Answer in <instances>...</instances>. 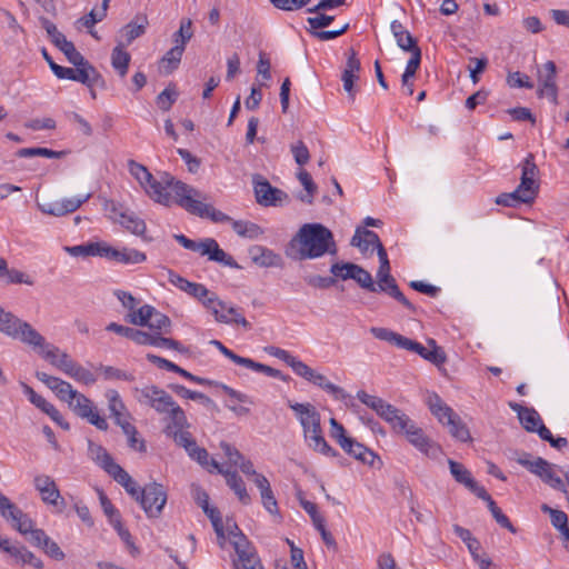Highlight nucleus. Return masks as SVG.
Returning a JSON list of instances; mask_svg holds the SVG:
<instances>
[{"instance_id": "54", "label": "nucleus", "mask_w": 569, "mask_h": 569, "mask_svg": "<svg viewBox=\"0 0 569 569\" xmlns=\"http://www.w3.org/2000/svg\"><path fill=\"white\" fill-rule=\"evenodd\" d=\"M66 154V151H54L43 147L36 148H22L16 152L19 158H31V157H46L60 159Z\"/></svg>"}, {"instance_id": "50", "label": "nucleus", "mask_w": 569, "mask_h": 569, "mask_svg": "<svg viewBox=\"0 0 569 569\" xmlns=\"http://www.w3.org/2000/svg\"><path fill=\"white\" fill-rule=\"evenodd\" d=\"M233 231L242 238L257 239L263 234V229L251 221L234 220L232 221Z\"/></svg>"}, {"instance_id": "7", "label": "nucleus", "mask_w": 569, "mask_h": 569, "mask_svg": "<svg viewBox=\"0 0 569 569\" xmlns=\"http://www.w3.org/2000/svg\"><path fill=\"white\" fill-rule=\"evenodd\" d=\"M228 527L230 541L238 556L233 563L234 569H262L257 553L238 526L236 523H232V526L228 523Z\"/></svg>"}, {"instance_id": "52", "label": "nucleus", "mask_w": 569, "mask_h": 569, "mask_svg": "<svg viewBox=\"0 0 569 569\" xmlns=\"http://www.w3.org/2000/svg\"><path fill=\"white\" fill-rule=\"evenodd\" d=\"M188 455L209 471L217 470L219 473L223 472V469L220 467V465L214 459L209 458V453L204 448L198 447L196 445L188 451Z\"/></svg>"}, {"instance_id": "5", "label": "nucleus", "mask_w": 569, "mask_h": 569, "mask_svg": "<svg viewBox=\"0 0 569 569\" xmlns=\"http://www.w3.org/2000/svg\"><path fill=\"white\" fill-rule=\"evenodd\" d=\"M392 429L398 433H403L412 446L428 457L437 458L441 452L440 447L427 437L406 413L399 418V423H395Z\"/></svg>"}, {"instance_id": "60", "label": "nucleus", "mask_w": 569, "mask_h": 569, "mask_svg": "<svg viewBox=\"0 0 569 569\" xmlns=\"http://www.w3.org/2000/svg\"><path fill=\"white\" fill-rule=\"evenodd\" d=\"M448 465L450 468V472L457 482L465 485L466 487L470 486V483L475 480L471 477V473L468 469L463 467V465L449 459Z\"/></svg>"}, {"instance_id": "55", "label": "nucleus", "mask_w": 569, "mask_h": 569, "mask_svg": "<svg viewBox=\"0 0 569 569\" xmlns=\"http://www.w3.org/2000/svg\"><path fill=\"white\" fill-rule=\"evenodd\" d=\"M174 47L171 48L161 60L162 63H168V67H164L167 73H170L178 68L186 49L183 48V44H179L178 38L174 39Z\"/></svg>"}, {"instance_id": "16", "label": "nucleus", "mask_w": 569, "mask_h": 569, "mask_svg": "<svg viewBox=\"0 0 569 569\" xmlns=\"http://www.w3.org/2000/svg\"><path fill=\"white\" fill-rule=\"evenodd\" d=\"M253 189L257 202L263 207L281 206L288 199L284 191L271 186L267 179L259 174L253 177Z\"/></svg>"}, {"instance_id": "20", "label": "nucleus", "mask_w": 569, "mask_h": 569, "mask_svg": "<svg viewBox=\"0 0 569 569\" xmlns=\"http://www.w3.org/2000/svg\"><path fill=\"white\" fill-rule=\"evenodd\" d=\"M90 198L91 193L88 192L79 197L40 203L39 209L46 214L62 217L77 211Z\"/></svg>"}, {"instance_id": "48", "label": "nucleus", "mask_w": 569, "mask_h": 569, "mask_svg": "<svg viewBox=\"0 0 569 569\" xmlns=\"http://www.w3.org/2000/svg\"><path fill=\"white\" fill-rule=\"evenodd\" d=\"M169 389L172 390L176 395H178L181 398L198 400L207 408H209L211 410H218L214 401L202 392L189 390L184 386L178 385V383L169 385Z\"/></svg>"}, {"instance_id": "35", "label": "nucleus", "mask_w": 569, "mask_h": 569, "mask_svg": "<svg viewBox=\"0 0 569 569\" xmlns=\"http://www.w3.org/2000/svg\"><path fill=\"white\" fill-rule=\"evenodd\" d=\"M18 337L23 343L30 345L34 348H41L42 355L47 350L46 339L34 329L32 326L23 320H21L18 327Z\"/></svg>"}, {"instance_id": "53", "label": "nucleus", "mask_w": 569, "mask_h": 569, "mask_svg": "<svg viewBox=\"0 0 569 569\" xmlns=\"http://www.w3.org/2000/svg\"><path fill=\"white\" fill-rule=\"evenodd\" d=\"M428 406L432 415L437 417L440 423H445L446 416L449 415L452 417V408L447 406L437 393H431L428 397Z\"/></svg>"}, {"instance_id": "26", "label": "nucleus", "mask_w": 569, "mask_h": 569, "mask_svg": "<svg viewBox=\"0 0 569 569\" xmlns=\"http://www.w3.org/2000/svg\"><path fill=\"white\" fill-rule=\"evenodd\" d=\"M340 447L355 459L361 461L365 465L373 466L375 461L378 460L380 462V458L369 448L358 442L356 439L349 437L343 438Z\"/></svg>"}, {"instance_id": "23", "label": "nucleus", "mask_w": 569, "mask_h": 569, "mask_svg": "<svg viewBox=\"0 0 569 569\" xmlns=\"http://www.w3.org/2000/svg\"><path fill=\"white\" fill-rule=\"evenodd\" d=\"M557 67L551 60L547 61L538 72L539 97H547L552 102L557 101L558 88L556 84Z\"/></svg>"}, {"instance_id": "62", "label": "nucleus", "mask_w": 569, "mask_h": 569, "mask_svg": "<svg viewBox=\"0 0 569 569\" xmlns=\"http://www.w3.org/2000/svg\"><path fill=\"white\" fill-rule=\"evenodd\" d=\"M266 351L270 355V356H273L280 360H282L283 362H286L293 371L295 373L297 372L298 370V366L301 365V360L297 359L296 357H293L290 352H288L287 350H283L281 348H278V347H267L266 348Z\"/></svg>"}, {"instance_id": "41", "label": "nucleus", "mask_w": 569, "mask_h": 569, "mask_svg": "<svg viewBox=\"0 0 569 569\" xmlns=\"http://www.w3.org/2000/svg\"><path fill=\"white\" fill-rule=\"evenodd\" d=\"M390 29L397 41L398 47L403 51H410L419 48L417 44V40L399 21L393 20L391 22Z\"/></svg>"}, {"instance_id": "13", "label": "nucleus", "mask_w": 569, "mask_h": 569, "mask_svg": "<svg viewBox=\"0 0 569 569\" xmlns=\"http://www.w3.org/2000/svg\"><path fill=\"white\" fill-rule=\"evenodd\" d=\"M390 263L380 264L377 271V283L376 287L379 289L378 292H385L411 312H416V307L405 297L399 289L396 279L390 273Z\"/></svg>"}, {"instance_id": "38", "label": "nucleus", "mask_w": 569, "mask_h": 569, "mask_svg": "<svg viewBox=\"0 0 569 569\" xmlns=\"http://www.w3.org/2000/svg\"><path fill=\"white\" fill-rule=\"evenodd\" d=\"M148 24V18L144 14L137 16L132 21L127 23L120 30V34L124 39V46L130 44L133 40L144 34Z\"/></svg>"}, {"instance_id": "46", "label": "nucleus", "mask_w": 569, "mask_h": 569, "mask_svg": "<svg viewBox=\"0 0 569 569\" xmlns=\"http://www.w3.org/2000/svg\"><path fill=\"white\" fill-rule=\"evenodd\" d=\"M110 477L113 478L119 485H121L126 491L139 502V496L141 490L137 482L131 478V476L119 466L114 471H110Z\"/></svg>"}, {"instance_id": "18", "label": "nucleus", "mask_w": 569, "mask_h": 569, "mask_svg": "<svg viewBox=\"0 0 569 569\" xmlns=\"http://www.w3.org/2000/svg\"><path fill=\"white\" fill-rule=\"evenodd\" d=\"M0 516L21 535H26V531L31 528V518L7 496L0 500Z\"/></svg>"}, {"instance_id": "19", "label": "nucleus", "mask_w": 569, "mask_h": 569, "mask_svg": "<svg viewBox=\"0 0 569 569\" xmlns=\"http://www.w3.org/2000/svg\"><path fill=\"white\" fill-rule=\"evenodd\" d=\"M42 27L47 31L52 43L64 53L70 63H81L83 56L76 49L71 41L67 40L64 34L58 30L54 23L48 19H42Z\"/></svg>"}, {"instance_id": "43", "label": "nucleus", "mask_w": 569, "mask_h": 569, "mask_svg": "<svg viewBox=\"0 0 569 569\" xmlns=\"http://www.w3.org/2000/svg\"><path fill=\"white\" fill-rule=\"evenodd\" d=\"M443 425L449 428L450 435L459 441L467 442L471 440L468 427L453 410L452 417L446 416Z\"/></svg>"}, {"instance_id": "64", "label": "nucleus", "mask_w": 569, "mask_h": 569, "mask_svg": "<svg viewBox=\"0 0 569 569\" xmlns=\"http://www.w3.org/2000/svg\"><path fill=\"white\" fill-rule=\"evenodd\" d=\"M67 375L84 385H92L97 380L96 376L90 370L83 368L77 362L72 366V369H70Z\"/></svg>"}, {"instance_id": "32", "label": "nucleus", "mask_w": 569, "mask_h": 569, "mask_svg": "<svg viewBox=\"0 0 569 569\" xmlns=\"http://www.w3.org/2000/svg\"><path fill=\"white\" fill-rule=\"evenodd\" d=\"M168 272L169 281L180 290L187 292L196 299H202L208 296L209 290L203 284L191 282L171 270Z\"/></svg>"}, {"instance_id": "59", "label": "nucleus", "mask_w": 569, "mask_h": 569, "mask_svg": "<svg viewBox=\"0 0 569 569\" xmlns=\"http://www.w3.org/2000/svg\"><path fill=\"white\" fill-rule=\"evenodd\" d=\"M298 179L307 191L306 194L300 196V200L305 203L311 204L313 202V196L317 192L316 183L312 181L310 173L306 170H301L298 173Z\"/></svg>"}, {"instance_id": "45", "label": "nucleus", "mask_w": 569, "mask_h": 569, "mask_svg": "<svg viewBox=\"0 0 569 569\" xmlns=\"http://www.w3.org/2000/svg\"><path fill=\"white\" fill-rule=\"evenodd\" d=\"M0 279L4 280L6 283H24L28 286L33 284V280L30 276L17 269H9L8 262L4 258L0 257Z\"/></svg>"}, {"instance_id": "37", "label": "nucleus", "mask_w": 569, "mask_h": 569, "mask_svg": "<svg viewBox=\"0 0 569 569\" xmlns=\"http://www.w3.org/2000/svg\"><path fill=\"white\" fill-rule=\"evenodd\" d=\"M381 243L379 236L371 230L358 227L351 238L350 244L358 248L362 253H367L372 246L377 248Z\"/></svg>"}, {"instance_id": "9", "label": "nucleus", "mask_w": 569, "mask_h": 569, "mask_svg": "<svg viewBox=\"0 0 569 569\" xmlns=\"http://www.w3.org/2000/svg\"><path fill=\"white\" fill-rule=\"evenodd\" d=\"M103 210L107 212L108 218L111 219L113 222L121 224L132 234L146 239V222L141 218H139L134 212H129L128 210H124L122 204L113 200H104Z\"/></svg>"}, {"instance_id": "27", "label": "nucleus", "mask_w": 569, "mask_h": 569, "mask_svg": "<svg viewBox=\"0 0 569 569\" xmlns=\"http://www.w3.org/2000/svg\"><path fill=\"white\" fill-rule=\"evenodd\" d=\"M147 359L156 365L158 368L160 369H166L168 371H172V372H176L178 375H180L181 377L190 380V381H193L198 385H202V386H212V385H217V382L212 381V380H209V379H206V378H201V377H198V376H194L192 373H190L189 371L184 370L183 368L177 366L176 363L164 359V358H161L159 356H156V355H152V353H148L147 355Z\"/></svg>"}, {"instance_id": "34", "label": "nucleus", "mask_w": 569, "mask_h": 569, "mask_svg": "<svg viewBox=\"0 0 569 569\" xmlns=\"http://www.w3.org/2000/svg\"><path fill=\"white\" fill-rule=\"evenodd\" d=\"M107 259L124 264H137L146 261L147 257L137 249L123 248L120 250L109 246Z\"/></svg>"}, {"instance_id": "40", "label": "nucleus", "mask_w": 569, "mask_h": 569, "mask_svg": "<svg viewBox=\"0 0 569 569\" xmlns=\"http://www.w3.org/2000/svg\"><path fill=\"white\" fill-rule=\"evenodd\" d=\"M43 358L49 360L50 363L66 375L72 369V366L76 363L68 353L61 352L60 349L53 345H47V350L43 353Z\"/></svg>"}, {"instance_id": "58", "label": "nucleus", "mask_w": 569, "mask_h": 569, "mask_svg": "<svg viewBox=\"0 0 569 569\" xmlns=\"http://www.w3.org/2000/svg\"><path fill=\"white\" fill-rule=\"evenodd\" d=\"M358 264L353 262H333L330 267V272L335 279L349 280L352 279Z\"/></svg>"}, {"instance_id": "3", "label": "nucleus", "mask_w": 569, "mask_h": 569, "mask_svg": "<svg viewBox=\"0 0 569 569\" xmlns=\"http://www.w3.org/2000/svg\"><path fill=\"white\" fill-rule=\"evenodd\" d=\"M209 197L198 189L184 183L177 182L174 188V203L187 210L189 213L200 218H208L213 222H231L232 218L209 203Z\"/></svg>"}, {"instance_id": "36", "label": "nucleus", "mask_w": 569, "mask_h": 569, "mask_svg": "<svg viewBox=\"0 0 569 569\" xmlns=\"http://www.w3.org/2000/svg\"><path fill=\"white\" fill-rule=\"evenodd\" d=\"M3 547L4 548L2 551L9 553L11 557L16 558L17 561H20L22 565H30L36 569L43 568L42 560L36 557V555L28 550L24 546H12L8 540V545Z\"/></svg>"}, {"instance_id": "49", "label": "nucleus", "mask_w": 569, "mask_h": 569, "mask_svg": "<svg viewBox=\"0 0 569 569\" xmlns=\"http://www.w3.org/2000/svg\"><path fill=\"white\" fill-rule=\"evenodd\" d=\"M305 440L308 443V446L317 452L331 457L339 456V453L326 441L322 433V428H320V431L309 433L308 437H305Z\"/></svg>"}, {"instance_id": "63", "label": "nucleus", "mask_w": 569, "mask_h": 569, "mask_svg": "<svg viewBox=\"0 0 569 569\" xmlns=\"http://www.w3.org/2000/svg\"><path fill=\"white\" fill-rule=\"evenodd\" d=\"M352 280H355L362 289H366L370 292H378V288L376 287V283L373 282L372 276L369 271L363 269L361 266L358 264L355 274L352 277Z\"/></svg>"}, {"instance_id": "12", "label": "nucleus", "mask_w": 569, "mask_h": 569, "mask_svg": "<svg viewBox=\"0 0 569 569\" xmlns=\"http://www.w3.org/2000/svg\"><path fill=\"white\" fill-rule=\"evenodd\" d=\"M137 400L142 403L150 406L159 413H167L176 405L172 397L156 386H146L141 389L134 390Z\"/></svg>"}, {"instance_id": "1", "label": "nucleus", "mask_w": 569, "mask_h": 569, "mask_svg": "<svg viewBox=\"0 0 569 569\" xmlns=\"http://www.w3.org/2000/svg\"><path fill=\"white\" fill-rule=\"evenodd\" d=\"M332 232L320 223L303 224L290 240L286 254L293 260L316 259L326 253L337 256Z\"/></svg>"}, {"instance_id": "6", "label": "nucleus", "mask_w": 569, "mask_h": 569, "mask_svg": "<svg viewBox=\"0 0 569 569\" xmlns=\"http://www.w3.org/2000/svg\"><path fill=\"white\" fill-rule=\"evenodd\" d=\"M126 320L134 326H148L153 333H170L171 320L150 305H144L134 312H129Z\"/></svg>"}, {"instance_id": "4", "label": "nucleus", "mask_w": 569, "mask_h": 569, "mask_svg": "<svg viewBox=\"0 0 569 569\" xmlns=\"http://www.w3.org/2000/svg\"><path fill=\"white\" fill-rule=\"evenodd\" d=\"M128 169L153 201L166 207H170L174 202V197L167 189L170 188L174 192L176 183L181 182L180 180H176L170 173L163 172L161 180L158 181L144 166L134 160L128 161Z\"/></svg>"}, {"instance_id": "51", "label": "nucleus", "mask_w": 569, "mask_h": 569, "mask_svg": "<svg viewBox=\"0 0 569 569\" xmlns=\"http://www.w3.org/2000/svg\"><path fill=\"white\" fill-rule=\"evenodd\" d=\"M20 322L21 319H19L12 312L6 311L2 307H0V331L2 333L17 339V330Z\"/></svg>"}, {"instance_id": "14", "label": "nucleus", "mask_w": 569, "mask_h": 569, "mask_svg": "<svg viewBox=\"0 0 569 569\" xmlns=\"http://www.w3.org/2000/svg\"><path fill=\"white\" fill-rule=\"evenodd\" d=\"M357 398L367 407L376 411L392 428L395 423H399V418L403 415L401 410L388 403L382 398L367 393L363 390L357 392Z\"/></svg>"}, {"instance_id": "39", "label": "nucleus", "mask_w": 569, "mask_h": 569, "mask_svg": "<svg viewBox=\"0 0 569 569\" xmlns=\"http://www.w3.org/2000/svg\"><path fill=\"white\" fill-rule=\"evenodd\" d=\"M88 451L91 460L100 466L108 475H110V471H114L120 466L114 462L113 458L100 445H96L92 441H89Z\"/></svg>"}, {"instance_id": "33", "label": "nucleus", "mask_w": 569, "mask_h": 569, "mask_svg": "<svg viewBox=\"0 0 569 569\" xmlns=\"http://www.w3.org/2000/svg\"><path fill=\"white\" fill-rule=\"evenodd\" d=\"M254 483L260 490L261 501L266 510L271 515H278V503L270 487L269 480L263 475H256Z\"/></svg>"}, {"instance_id": "47", "label": "nucleus", "mask_w": 569, "mask_h": 569, "mask_svg": "<svg viewBox=\"0 0 569 569\" xmlns=\"http://www.w3.org/2000/svg\"><path fill=\"white\" fill-rule=\"evenodd\" d=\"M224 476L227 485L233 490L239 500L243 505H249L251 502V497L247 492L246 485L241 477L236 471L223 470L221 473Z\"/></svg>"}, {"instance_id": "24", "label": "nucleus", "mask_w": 569, "mask_h": 569, "mask_svg": "<svg viewBox=\"0 0 569 569\" xmlns=\"http://www.w3.org/2000/svg\"><path fill=\"white\" fill-rule=\"evenodd\" d=\"M360 69V60L357 58L356 51L350 48L347 53V61L342 71L341 80L345 91L348 93L352 101L355 100L358 91L355 87V82L359 79Z\"/></svg>"}, {"instance_id": "25", "label": "nucleus", "mask_w": 569, "mask_h": 569, "mask_svg": "<svg viewBox=\"0 0 569 569\" xmlns=\"http://www.w3.org/2000/svg\"><path fill=\"white\" fill-rule=\"evenodd\" d=\"M191 495L194 499L196 503L203 510V512L209 517L211 523L214 528L216 533L219 537H224L223 535V526L220 517V512L217 508L210 507L209 505V495L198 485L191 486Z\"/></svg>"}, {"instance_id": "57", "label": "nucleus", "mask_w": 569, "mask_h": 569, "mask_svg": "<svg viewBox=\"0 0 569 569\" xmlns=\"http://www.w3.org/2000/svg\"><path fill=\"white\" fill-rule=\"evenodd\" d=\"M453 531L467 545L473 560H479L478 550H479L480 545H479L478 540L475 537H472L470 530H468L459 525H455Z\"/></svg>"}, {"instance_id": "10", "label": "nucleus", "mask_w": 569, "mask_h": 569, "mask_svg": "<svg viewBox=\"0 0 569 569\" xmlns=\"http://www.w3.org/2000/svg\"><path fill=\"white\" fill-rule=\"evenodd\" d=\"M74 68H54V76L59 79H68L80 82L89 88L98 84L102 77L98 70L82 57L81 63L73 64Z\"/></svg>"}, {"instance_id": "44", "label": "nucleus", "mask_w": 569, "mask_h": 569, "mask_svg": "<svg viewBox=\"0 0 569 569\" xmlns=\"http://www.w3.org/2000/svg\"><path fill=\"white\" fill-rule=\"evenodd\" d=\"M206 309L210 310L216 321L221 323H229V317L220 310L226 309V303L218 298L214 292L209 291L208 296L202 299H198Z\"/></svg>"}, {"instance_id": "28", "label": "nucleus", "mask_w": 569, "mask_h": 569, "mask_svg": "<svg viewBox=\"0 0 569 569\" xmlns=\"http://www.w3.org/2000/svg\"><path fill=\"white\" fill-rule=\"evenodd\" d=\"M249 254L252 262L259 267L270 268L283 266V260L280 254L262 246H252L249 249Z\"/></svg>"}, {"instance_id": "31", "label": "nucleus", "mask_w": 569, "mask_h": 569, "mask_svg": "<svg viewBox=\"0 0 569 569\" xmlns=\"http://www.w3.org/2000/svg\"><path fill=\"white\" fill-rule=\"evenodd\" d=\"M509 407L518 413L520 423L528 432H535L542 423L539 413L533 408L523 407L517 402H510Z\"/></svg>"}, {"instance_id": "17", "label": "nucleus", "mask_w": 569, "mask_h": 569, "mask_svg": "<svg viewBox=\"0 0 569 569\" xmlns=\"http://www.w3.org/2000/svg\"><path fill=\"white\" fill-rule=\"evenodd\" d=\"M538 173L539 170L535 162V156L529 153L521 163L520 183L517 189L518 192H522L530 202L536 198L539 190V183L537 181Z\"/></svg>"}, {"instance_id": "8", "label": "nucleus", "mask_w": 569, "mask_h": 569, "mask_svg": "<svg viewBox=\"0 0 569 569\" xmlns=\"http://www.w3.org/2000/svg\"><path fill=\"white\" fill-rule=\"evenodd\" d=\"M529 455L525 453L518 458V463L527 468L531 473L539 477L546 485L552 489L567 493L566 482L556 473V466L546 459L538 457L535 460L528 459Z\"/></svg>"}, {"instance_id": "15", "label": "nucleus", "mask_w": 569, "mask_h": 569, "mask_svg": "<svg viewBox=\"0 0 569 569\" xmlns=\"http://www.w3.org/2000/svg\"><path fill=\"white\" fill-rule=\"evenodd\" d=\"M357 398L367 407L376 411L392 428L395 423H399V418L403 415L401 410L388 403L382 398L367 393L363 390L357 392Z\"/></svg>"}, {"instance_id": "21", "label": "nucleus", "mask_w": 569, "mask_h": 569, "mask_svg": "<svg viewBox=\"0 0 569 569\" xmlns=\"http://www.w3.org/2000/svg\"><path fill=\"white\" fill-rule=\"evenodd\" d=\"M296 375L331 393L337 400H343L348 397L347 392L341 387L329 382L323 375L316 372L305 362L298 366Z\"/></svg>"}, {"instance_id": "11", "label": "nucleus", "mask_w": 569, "mask_h": 569, "mask_svg": "<svg viewBox=\"0 0 569 569\" xmlns=\"http://www.w3.org/2000/svg\"><path fill=\"white\" fill-rule=\"evenodd\" d=\"M167 502V492L162 485L151 482L146 485L140 492L139 503L150 518H158Z\"/></svg>"}, {"instance_id": "30", "label": "nucleus", "mask_w": 569, "mask_h": 569, "mask_svg": "<svg viewBox=\"0 0 569 569\" xmlns=\"http://www.w3.org/2000/svg\"><path fill=\"white\" fill-rule=\"evenodd\" d=\"M109 246L106 241L87 242L79 246L67 247L66 250L73 257H103L108 258Z\"/></svg>"}, {"instance_id": "61", "label": "nucleus", "mask_w": 569, "mask_h": 569, "mask_svg": "<svg viewBox=\"0 0 569 569\" xmlns=\"http://www.w3.org/2000/svg\"><path fill=\"white\" fill-rule=\"evenodd\" d=\"M209 259L212 260V261H216V262H219L223 266H227V267H230V268H239L238 263L236 262V260L227 254L218 244V242L214 240L212 246H211V249H210V252L208 254Z\"/></svg>"}, {"instance_id": "22", "label": "nucleus", "mask_w": 569, "mask_h": 569, "mask_svg": "<svg viewBox=\"0 0 569 569\" xmlns=\"http://www.w3.org/2000/svg\"><path fill=\"white\" fill-rule=\"evenodd\" d=\"M289 407L296 412L302 429L303 437L309 433L320 431L321 417L317 409L310 403H290Z\"/></svg>"}, {"instance_id": "2", "label": "nucleus", "mask_w": 569, "mask_h": 569, "mask_svg": "<svg viewBox=\"0 0 569 569\" xmlns=\"http://www.w3.org/2000/svg\"><path fill=\"white\" fill-rule=\"evenodd\" d=\"M36 377L39 381L43 382L49 389H51L61 401L67 402L68 407L78 417L87 419L99 430L108 429L106 419L100 417L93 407L92 401L83 393L74 390L69 382L41 371H37Z\"/></svg>"}, {"instance_id": "42", "label": "nucleus", "mask_w": 569, "mask_h": 569, "mask_svg": "<svg viewBox=\"0 0 569 569\" xmlns=\"http://www.w3.org/2000/svg\"><path fill=\"white\" fill-rule=\"evenodd\" d=\"M130 60L131 56L124 50V43L119 41L112 50L111 64L120 78H124L127 76Z\"/></svg>"}, {"instance_id": "56", "label": "nucleus", "mask_w": 569, "mask_h": 569, "mask_svg": "<svg viewBox=\"0 0 569 569\" xmlns=\"http://www.w3.org/2000/svg\"><path fill=\"white\" fill-rule=\"evenodd\" d=\"M166 433L173 438L177 445L183 447L187 452L197 445L191 433L186 429L173 430V427H166Z\"/></svg>"}, {"instance_id": "29", "label": "nucleus", "mask_w": 569, "mask_h": 569, "mask_svg": "<svg viewBox=\"0 0 569 569\" xmlns=\"http://www.w3.org/2000/svg\"><path fill=\"white\" fill-rule=\"evenodd\" d=\"M36 489L39 491L43 502L49 505H57L58 499L61 498L60 491L54 480L47 475L36 476L33 479Z\"/></svg>"}]
</instances>
